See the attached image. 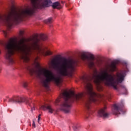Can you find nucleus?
<instances>
[{
    "label": "nucleus",
    "mask_w": 131,
    "mask_h": 131,
    "mask_svg": "<svg viewBox=\"0 0 131 131\" xmlns=\"http://www.w3.org/2000/svg\"><path fill=\"white\" fill-rule=\"evenodd\" d=\"M81 59L87 64L90 69H93V73L91 75H86L82 77V80L84 85L85 91L81 94H75L73 91H64L61 93V97L63 101L60 104V110L64 113H70L71 104L74 100L78 101L82 100L84 101V108L88 115L93 114L92 110V102H96L98 101L99 96L94 92L93 85L91 83L92 80L96 84L97 86L100 85L101 81H103L105 85L113 86L115 90L118 91L117 85L121 83L124 80V73H118L117 74V80H115V75L110 74L108 73V69L101 72V74L98 75V71L95 69L94 60L95 57L92 54H88L85 52H82L80 55Z\"/></svg>",
    "instance_id": "1"
},
{
    "label": "nucleus",
    "mask_w": 131,
    "mask_h": 131,
    "mask_svg": "<svg viewBox=\"0 0 131 131\" xmlns=\"http://www.w3.org/2000/svg\"><path fill=\"white\" fill-rule=\"evenodd\" d=\"M48 36L41 34L40 38L37 37L25 39L22 38L19 42H17V38H11L5 46L6 58L9 64H14V55L15 53L19 54L21 60L25 63L30 61V55L33 52L37 54H44L45 56H50L52 53L50 51L45 52L40 49L39 43L40 40H47Z\"/></svg>",
    "instance_id": "2"
},
{
    "label": "nucleus",
    "mask_w": 131,
    "mask_h": 131,
    "mask_svg": "<svg viewBox=\"0 0 131 131\" xmlns=\"http://www.w3.org/2000/svg\"><path fill=\"white\" fill-rule=\"evenodd\" d=\"M52 66L54 69L58 70L61 76H72V73L77 66V62L70 60L66 57L55 58L52 61Z\"/></svg>",
    "instance_id": "3"
},
{
    "label": "nucleus",
    "mask_w": 131,
    "mask_h": 131,
    "mask_svg": "<svg viewBox=\"0 0 131 131\" xmlns=\"http://www.w3.org/2000/svg\"><path fill=\"white\" fill-rule=\"evenodd\" d=\"M31 75H35L38 78H41V75L43 79L41 81V84L46 89H49V86L51 82H54L57 85H59L61 83V78L56 75L52 71L43 69L42 70H35L34 69L29 70Z\"/></svg>",
    "instance_id": "4"
},
{
    "label": "nucleus",
    "mask_w": 131,
    "mask_h": 131,
    "mask_svg": "<svg viewBox=\"0 0 131 131\" xmlns=\"http://www.w3.org/2000/svg\"><path fill=\"white\" fill-rule=\"evenodd\" d=\"M23 102H25L29 106L33 107V108H32V110H34V103H31V99L20 96H15L8 99V103H23Z\"/></svg>",
    "instance_id": "5"
},
{
    "label": "nucleus",
    "mask_w": 131,
    "mask_h": 131,
    "mask_svg": "<svg viewBox=\"0 0 131 131\" xmlns=\"http://www.w3.org/2000/svg\"><path fill=\"white\" fill-rule=\"evenodd\" d=\"M123 104H115L113 105V108L112 109V112L114 115H119L120 114H124V112L123 111Z\"/></svg>",
    "instance_id": "6"
},
{
    "label": "nucleus",
    "mask_w": 131,
    "mask_h": 131,
    "mask_svg": "<svg viewBox=\"0 0 131 131\" xmlns=\"http://www.w3.org/2000/svg\"><path fill=\"white\" fill-rule=\"evenodd\" d=\"M106 109H107V107L104 106L103 108L99 110L98 112V116L103 117V118H108L109 117V114L107 113Z\"/></svg>",
    "instance_id": "7"
},
{
    "label": "nucleus",
    "mask_w": 131,
    "mask_h": 131,
    "mask_svg": "<svg viewBox=\"0 0 131 131\" xmlns=\"http://www.w3.org/2000/svg\"><path fill=\"white\" fill-rule=\"evenodd\" d=\"M41 109L42 110H48L49 113H53V111L54 110L52 108L51 105H49L48 104H45V105H42L41 106Z\"/></svg>",
    "instance_id": "8"
},
{
    "label": "nucleus",
    "mask_w": 131,
    "mask_h": 131,
    "mask_svg": "<svg viewBox=\"0 0 131 131\" xmlns=\"http://www.w3.org/2000/svg\"><path fill=\"white\" fill-rule=\"evenodd\" d=\"M53 9H57V10H60L62 7L59 2H55L52 4Z\"/></svg>",
    "instance_id": "9"
},
{
    "label": "nucleus",
    "mask_w": 131,
    "mask_h": 131,
    "mask_svg": "<svg viewBox=\"0 0 131 131\" xmlns=\"http://www.w3.org/2000/svg\"><path fill=\"white\" fill-rule=\"evenodd\" d=\"M110 71L113 72L116 70V62H112L110 66Z\"/></svg>",
    "instance_id": "10"
},
{
    "label": "nucleus",
    "mask_w": 131,
    "mask_h": 131,
    "mask_svg": "<svg viewBox=\"0 0 131 131\" xmlns=\"http://www.w3.org/2000/svg\"><path fill=\"white\" fill-rule=\"evenodd\" d=\"M53 23V18L49 17V18L44 20V23L46 24H51V23Z\"/></svg>",
    "instance_id": "11"
},
{
    "label": "nucleus",
    "mask_w": 131,
    "mask_h": 131,
    "mask_svg": "<svg viewBox=\"0 0 131 131\" xmlns=\"http://www.w3.org/2000/svg\"><path fill=\"white\" fill-rule=\"evenodd\" d=\"M3 33L6 38H8V34H9V32L8 31H3Z\"/></svg>",
    "instance_id": "12"
},
{
    "label": "nucleus",
    "mask_w": 131,
    "mask_h": 131,
    "mask_svg": "<svg viewBox=\"0 0 131 131\" xmlns=\"http://www.w3.org/2000/svg\"><path fill=\"white\" fill-rule=\"evenodd\" d=\"M120 87L122 88V89H123L124 91H125L124 94H126V92H127V89H126L125 86H124V85H121Z\"/></svg>",
    "instance_id": "13"
},
{
    "label": "nucleus",
    "mask_w": 131,
    "mask_h": 131,
    "mask_svg": "<svg viewBox=\"0 0 131 131\" xmlns=\"http://www.w3.org/2000/svg\"><path fill=\"white\" fill-rule=\"evenodd\" d=\"M24 34V31H19V36L20 37H23Z\"/></svg>",
    "instance_id": "14"
},
{
    "label": "nucleus",
    "mask_w": 131,
    "mask_h": 131,
    "mask_svg": "<svg viewBox=\"0 0 131 131\" xmlns=\"http://www.w3.org/2000/svg\"><path fill=\"white\" fill-rule=\"evenodd\" d=\"M60 101H61V100H60V99H56V101H55L56 105H59V103H60Z\"/></svg>",
    "instance_id": "15"
},
{
    "label": "nucleus",
    "mask_w": 131,
    "mask_h": 131,
    "mask_svg": "<svg viewBox=\"0 0 131 131\" xmlns=\"http://www.w3.org/2000/svg\"><path fill=\"white\" fill-rule=\"evenodd\" d=\"M23 86L24 88H27V82H24L23 83Z\"/></svg>",
    "instance_id": "16"
},
{
    "label": "nucleus",
    "mask_w": 131,
    "mask_h": 131,
    "mask_svg": "<svg viewBox=\"0 0 131 131\" xmlns=\"http://www.w3.org/2000/svg\"><path fill=\"white\" fill-rule=\"evenodd\" d=\"M40 116H41V114H39L38 117V122L39 123V121L40 120Z\"/></svg>",
    "instance_id": "17"
},
{
    "label": "nucleus",
    "mask_w": 131,
    "mask_h": 131,
    "mask_svg": "<svg viewBox=\"0 0 131 131\" xmlns=\"http://www.w3.org/2000/svg\"><path fill=\"white\" fill-rule=\"evenodd\" d=\"M32 125L34 127H35V122H34V121H33Z\"/></svg>",
    "instance_id": "18"
},
{
    "label": "nucleus",
    "mask_w": 131,
    "mask_h": 131,
    "mask_svg": "<svg viewBox=\"0 0 131 131\" xmlns=\"http://www.w3.org/2000/svg\"><path fill=\"white\" fill-rule=\"evenodd\" d=\"M61 3H62V4H64V2H62Z\"/></svg>",
    "instance_id": "19"
},
{
    "label": "nucleus",
    "mask_w": 131,
    "mask_h": 131,
    "mask_svg": "<svg viewBox=\"0 0 131 131\" xmlns=\"http://www.w3.org/2000/svg\"><path fill=\"white\" fill-rule=\"evenodd\" d=\"M37 64H38V66H39V64L37 63Z\"/></svg>",
    "instance_id": "20"
},
{
    "label": "nucleus",
    "mask_w": 131,
    "mask_h": 131,
    "mask_svg": "<svg viewBox=\"0 0 131 131\" xmlns=\"http://www.w3.org/2000/svg\"><path fill=\"white\" fill-rule=\"evenodd\" d=\"M66 7H67V4H66Z\"/></svg>",
    "instance_id": "21"
},
{
    "label": "nucleus",
    "mask_w": 131,
    "mask_h": 131,
    "mask_svg": "<svg viewBox=\"0 0 131 131\" xmlns=\"http://www.w3.org/2000/svg\"><path fill=\"white\" fill-rule=\"evenodd\" d=\"M5 102H6V100H4Z\"/></svg>",
    "instance_id": "22"
},
{
    "label": "nucleus",
    "mask_w": 131,
    "mask_h": 131,
    "mask_svg": "<svg viewBox=\"0 0 131 131\" xmlns=\"http://www.w3.org/2000/svg\"><path fill=\"white\" fill-rule=\"evenodd\" d=\"M88 117L87 116V117H86V118H88Z\"/></svg>",
    "instance_id": "23"
},
{
    "label": "nucleus",
    "mask_w": 131,
    "mask_h": 131,
    "mask_svg": "<svg viewBox=\"0 0 131 131\" xmlns=\"http://www.w3.org/2000/svg\"><path fill=\"white\" fill-rule=\"evenodd\" d=\"M0 54H1V52H0Z\"/></svg>",
    "instance_id": "24"
}]
</instances>
